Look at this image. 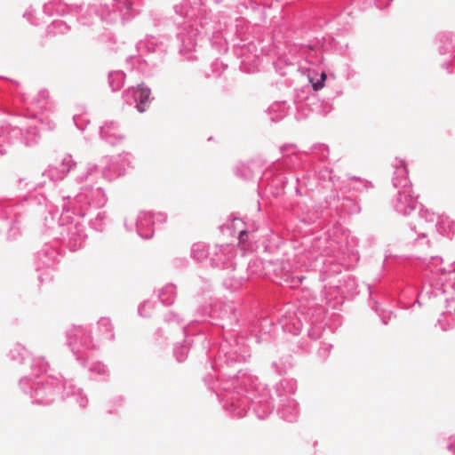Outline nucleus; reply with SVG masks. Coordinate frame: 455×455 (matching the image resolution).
<instances>
[{"label":"nucleus","instance_id":"1","mask_svg":"<svg viewBox=\"0 0 455 455\" xmlns=\"http://www.w3.org/2000/svg\"><path fill=\"white\" fill-rule=\"evenodd\" d=\"M151 92L149 88L140 87L135 92V99L138 100V110L139 112H144L146 110V104L150 98Z\"/></svg>","mask_w":455,"mask_h":455},{"label":"nucleus","instance_id":"2","mask_svg":"<svg viewBox=\"0 0 455 455\" xmlns=\"http://www.w3.org/2000/svg\"><path fill=\"white\" fill-rule=\"evenodd\" d=\"M326 79V74L324 72H322L320 75V79H315L311 75H308V80L311 85H323V83Z\"/></svg>","mask_w":455,"mask_h":455},{"label":"nucleus","instance_id":"3","mask_svg":"<svg viewBox=\"0 0 455 455\" xmlns=\"http://www.w3.org/2000/svg\"><path fill=\"white\" fill-rule=\"evenodd\" d=\"M245 236H246V232L241 231L240 236H239L240 243L245 242Z\"/></svg>","mask_w":455,"mask_h":455},{"label":"nucleus","instance_id":"4","mask_svg":"<svg viewBox=\"0 0 455 455\" xmlns=\"http://www.w3.org/2000/svg\"><path fill=\"white\" fill-rule=\"evenodd\" d=\"M319 89H320V87H314V90H315V91H317V90H319Z\"/></svg>","mask_w":455,"mask_h":455}]
</instances>
